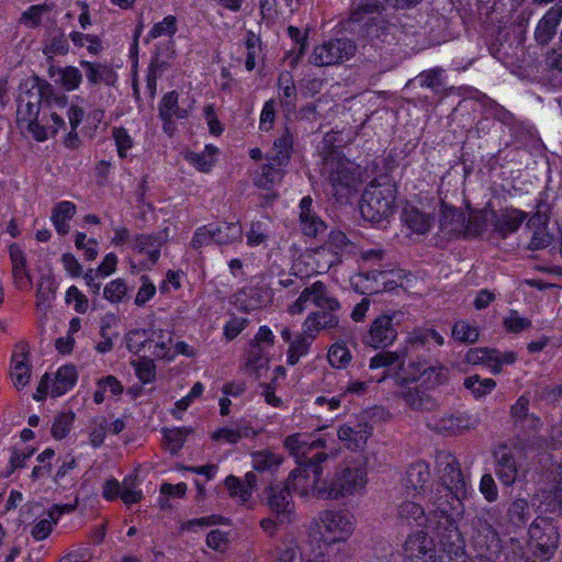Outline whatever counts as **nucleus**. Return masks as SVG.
Instances as JSON below:
<instances>
[{"instance_id": "dca6fc26", "label": "nucleus", "mask_w": 562, "mask_h": 562, "mask_svg": "<svg viewBox=\"0 0 562 562\" xmlns=\"http://www.w3.org/2000/svg\"><path fill=\"white\" fill-rule=\"evenodd\" d=\"M319 528L328 533V540L336 542L352 532L351 516L348 513L325 510L319 516Z\"/></svg>"}, {"instance_id": "c756f323", "label": "nucleus", "mask_w": 562, "mask_h": 562, "mask_svg": "<svg viewBox=\"0 0 562 562\" xmlns=\"http://www.w3.org/2000/svg\"><path fill=\"white\" fill-rule=\"evenodd\" d=\"M48 75L55 82L59 83L67 91H72L79 88L82 81L81 71L72 66H67L64 68H56L50 66L48 69Z\"/></svg>"}, {"instance_id": "f8f14e48", "label": "nucleus", "mask_w": 562, "mask_h": 562, "mask_svg": "<svg viewBox=\"0 0 562 562\" xmlns=\"http://www.w3.org/2000/svg\"><path fill=\"white\" fill-rule=\"evenodd\" d=\"M308 301H312L319 310L338 311L340 308L337 299L328 294L325 283L316 281L301 292L297 300L289 307V312L301 314Z\"/></svg>"}, {"instance_id": "cd10ccee", "label": "nucleus", "mask_w": 562, "mask_h": 562, "mask_svg": "<svg viewBox=\"0 0 562 562\" xmlns=\"http://www.w3.org/2000/svg\"><path fill=\"white\" fill-rule=\"evenodd\" d=\"M477 423L476 418L467 414H451L437 420L435 428L440 432L453 435L464 429L474 428Z\"/></svg>"}, {"instance_id": "0eeeda50", "label": "nucleus", "mask_w": 562, "mask_h": 562, "mask_svg": "<svg viewBox=\"0 0 562 562\" xmlns=\"http://www.w3.org/2000/svg\"><path fill=\"white\" fill-rule=\"evenodd\" d=\"M322 175L330 183L336 195L344 194L352 188L359 177L353 164L336 151L329 153L324 158Z\"/></svg>"}, {"instance_id": "ea45409f", "label": "nucleus", "mask_w": 562, "mask_h": 562, "mask_svg": "<svg viewBox=\"0 0 562 562\" xmlns=\"http://www.w3.org/2000/svg\"><path fill=\"white\" fill-rule=\"evenodd\" d=\"M418 371L422 382L430 389L442 384L447 380L448 370L440 364L424 367L418 363Z\"/></svg>"}, {"instance_id": "603ef678", "label": "nucleus", "mask_w": 562, "mask_h": 562, "mask_svg": "<svg viewBox=\"0 0 562 562\" xmlns=\"http://www.w3.org/2000/svg\"><path fill=\"white\" fill-rule=\"evenodd\" d=\"M442 74L443 69L441 67H435L432 69L422 71L414 80H417L420 87L437 91L443 83Z\"/></svg>"}, {"instance_id": "f3484780", "label": "nucleus", "mask_w": 562, "mask_h": 562, "mask_svg": "<svg viewBox=\"0 0 562 562\" xmlns=\"http://www.w3.org/2000/svg\"><path fill=\"white\" fill-rule=\"evenodd\" d=\"M267 503L272 513L276 514L279 522L291 520L294 504L291 497V491L284 484L283 486H270L267 495Z\"/></svg>"}, {"instance_id": "bf43d9fd", "label": "nucleus", "mask_w": 562, "mask_h": 562, "mask_svg": "<svg viewBox=\"0 0 562 562\" xmlns=\"http://www.w3.org/2000/svg\"><path fill=\"white\" fill-rule=\"evenodd\" d=\"M132 364L135 367L137 378L143 383H149L155 380L156 366L151 359L140 358L137 361H133Z\"/></svg>"}, {"instance_id": "a18cd8bd", "label": "nucleus", "mask_w": 562, "mask_h": 562, "mask_svg": "<svg viewBox=\"0 0 562 562\" xmlns=\"http://www.w3.org/2000/svg\"><path fill=\"white\" fill-rule=\"evenodd\" d=\"M463 385L470 390L475 397H483L491 393L496 386L493 379H481L477 374L464 379Z\"/></svg>"}, {"instance_id": "8fccbe9b", "label": "nucleus", "mask_w": 562, "mask_h": 562, "mask_svg": "<svg viewBox=\"0 0 562 562\" xmlns=\"http://www.w3.org/2000/svg\"><path fill=\"white\" fill-rule=\"evenodd\" d=\"M279 88L281 91V102L288 110L294 109L296 88L289 74H281L279 76Z\"/></svg>"}, {"instance_id": "6e6d98bb", "label": "nucleus", "mask_w": 562, "mask_h": 562, "mask_svg": "<svg viewBox=\"0 0 562 562\" xmlns=\"http://www.w3.org/2000/svg\"><path fill=\"white\" fill-rule=\"evenodd\" d=\"M53 4L42 3L30 7L21 16V22L26 26H36L41 23L42 16L49 13Z\"/></svg>"}, {"instance_id": "5701e85b", "label": "nucleus", "mask_w": 562, "mask_h": 562, "mask_svg": "<svg viewBox=\"0 0 562 562\" xmlns=\"http://www.w3.org/2000/svg\"><path fill=\"white\" fill-rule=\"evenodd\" d=\"M440 229L448 235H461L465 228V213L442 203L440 216Z\"/></svg>"}, {"instance_id": "a211bd4d", "label": "nucleus", "mask_w": 562, "mask_h": 562, "mask_svg": "<svg viewBox=\"0 0 562 562\" xmlns=\"http://www.w3.org/2000/svg\"><path fill=\"white\" fill-rule=\"evenodd\" d=\"M366 279L369 284L367 290L370 293H380L385 291H392L396 286L401 285L403 279L402 270H370L359 276Z\"/></svg>"}, {"instance_id": "4c0bfd02", "label": "nucleus", "mask_w": 562, "mask_h": 562, "mask_svg": "<svg viewBox=\"0 0 562 562\" xmlns=\"http://www.w3.org/2000/svg\"><path fill=\"white\" fill-rule=\"evenodd\" d=\"M252 468L258 472H274L283 461L281 454L265 449L251 453Z\"/></svg>"}, {"instance_id": "f257e3e1", "label": "nucleus", "mask_w": 562, "mask_h": 562, "mask_svg": "<svg viewBox=\"0 0 562 562\" xmlns=\"http://www.w3.org/2000/svg\"><path fill=\"white\" fill-rule=\"evenodd\" d=\"M367 484V471L360 464H347L336 469L329 480H324L317 498L339 499L361 492Z\"/></svg>"}, {"instance_id": "37998d69", "label": "nucleus", "mask_w": 562, "mask_h": 562, "mask_svg": "<svg viewBox=\"0 0 562 562\" xmlns=\"http://www.w3.org/2000/svg\"><path fill=\"white\" fill-rule=\"evenodd\" d=\"M405 356L402 352L396 351H380L370 360V369L387 368L396 364L401 370L404 367Z\"/></svg>"}, {"instance_id": "a878e982", "label": "nucleus", "mask_w": 562, "mask_h": 562, "mask_svg": "<svg viewBox=\"0 0 562 562\" xmlns=\"http://www.w3.org/2000/svg\"><path fill=\"white\" fill-rule=\"evenodd\" d=\"M80 65L83 67L86 77L91 85L113 86L117 79L116 72L108 65L87 60H81Z\"/></svg>"}, {"instance_id": "69168bd1", "label": "nucleus", "mask_w": 562, "mask_h": 562, "mask_svg": "<svg viewBox=\"0 0 562 562\" xmlns=\"http://www.w3.org/2000/svg\"><path fill=\"white\" fill-rule=\"evenodd\" d=\"M531 326V321L520 317L517 311H510L509 315L504 319V327L512 333H520Z\"/></svg>"}, {"instance_id": "09e8293b", "label": "nucleus", "mask_w": 562, "mask_h": 562, "mask_svg": "<svg viewBox=\"0 0 562 562\" xmlns=\"http://www.w3.org/2000/svg\"><path fill=\"white\" fill-rule=\"evenodd\" d=\"M311 258L316 265L315 272L317 273L327 271L338 261L336 254H334L327 246L324 245L317 248Z\"/></svg>"}, {"instance_id": "f704fd0d", "label": "nucleus", "mask_w": 562, "mask_h": 562, "mask_svg": "<svg viewBox=\"0 0 562 562\" xmlns=\"http://www.w3.org/2000/svg\"><path fill=\"white\" fill-rule=\"evenodd\" d=\"M10 258L12 261V273L15 283L19 288H24L30 284V278L26 270V258L22 249L18 245H11Z\"/></svg>"}, {"instance_id": "6ab92c4d", "label": "nucleus", "mask_w": 562, "mask_h": 562, "mask_svg": "<svg viewBox=\"0 0 562 562\" xmlns=\"http://www.w3.org/2000/svg\"><path fill=\"white\" fill-rule=\"evenodd\" d=\"M371 434L372 428L367 423H356L355 425H341L337 430L338 439L340 441H344L348 449L352 450L363 449Z\"/></svg>"}, {"instance_id": "9b49d317", "label": "nucleus", "mask_w": 562, "mask_h": 562, "mask_svg": "<svg viewBox=\"0 0 562 562\" xmlns=\"http://www.w3.org/2000/svg\"><path fill=\"white\" fill-rule=\"evenodd\" d=\"M551 206L544 201L537 204L536 213L528 220L526 224L527 231L531 234L528 244L529 250H541L551 245L553 235L548 229Z\"/></svg>"}, {"instance_id": "2eb2a0df", "label": "nucleus", "mask_w": 562, "mask_h": 562, "mask_svg": "<svg viewBox=\"0 0 562 562\" xmlns=\"http://www.w3.org/2000/svg\"><path fill=\"white\" fill-rule=\"evenodd\" d=\"M19 89H27L30 93H37L38 101L44 104L45 110L53 105L65 109L67 105V97L57 92L54 87L46 80L37 76L30 77L23 80Z\"/></svg>"}, {"instance_id": "680f3d73", "label": "nucleus", "mask_w": 562, "mask_h": 562, "mask_svg": "<svg viewBox=\"0 0 562 562\" xmlns=\"http://www.w3.org/2000/svg\"><path fill=\"white\" fill-rule=\"evenodd\" d=\"M106 428L108 420L105 417L95 418L92 422L89 432V441L92 447L98 448L104 442Z\"/></svg>"}, {"instance_id": "72a5a7b5", "label": "nucleus", "mask_w": 562, "mask_h": 562, "mask_svg": "<svg viewBox=\"0 0 562 562\" xmlns=\"http://www.w3.org/2000/svg\"><path fill=\"white\" fill-rule=\"evenodd\" d=\"M77 370L74 366H64L58 369L52 385V395L54 397L61 396L77 382Z\"/></svg>"}, {"instance_id": "1a4fd4ad", "label": "nucleus", "mask_w": 562, "mask_h": 562, "mask_svg": "<svg viewBox=\"0 0 562 562\" xmlns=\"http://www.w3.org/2000/svg\"><path fill=\"white\" fill-rule=\"evenodd\" d=\"M436 468L439 485L450 487L457 495H467V481L457 458L449 451H438Z\"/></svg>"}, {"instance_id": "aec40b11", "label": "nucleus", "mask_w": 562, "mask_h": 562, "mask_svg": "<svg viewBox=\"0 0 562 562\" xmlns=\"http://www.w3.org/2000/svg\"><path fill=\"white\" fill-rule=\"evenodd\" d=\"M496 474L505 485L515 483L518 476V465L513 451L507 446H499L494 451Z\"/></svg>"}, {"instance_id": "0e129e2a", "label": "nucleus", "mask_w": 562, "mask_h": 562, "mask_svg": "<svg viewBox=\"0 0 562 562\" xmlns=\"http://www.w3.org/2000/svg\"><path fill=\"white\" fill-rule=\"evenodd\" d=\"M267 363L265 358V350L258 344H250V349L247 353L246 367L251 370H259Z\"/></svg>"}, {"instance_id": "473e14b6", "label": "nucleus", "mask_w": 562, "mask_h": 562, "mask_svg": "<svg viewBox=\"0 0 562 562\" xmlns=\"http://www.w3.org/2000/svg\"><path fill=\"white\" fill-rule=\"evenodd\" d=\"M11 378L16 389H23L30 382L31 366L27 360V352L14 353L12 356Z\"/></svg>"}, {"instance_id": "bb28decb", "label": "nucleus", "mask_w": 562, "mask_h": 562, "mask_svg": "<svg viewBox=\"0 0 562 562\" xmlns=\"http://www.w3.org/2000/svg\"><path fill=\"white\" fill-rule=\"evenodd\" d=\"M431 479L429 467L425 462L413 463L406 471L405 485L418 494H426L427 485Z\"/></svg>"}, {"instance_id": "ddd939ff", "label": "nucleus", "mask_w": 562, "mask_h": 562, "mask_svg": "<svg viewBox=\"0 0 562 562\" xmlns=\"http://www.w3.org/2000/svg\"><path fill=\"white\" fill-rule=\"evenodd\" d=\"M395 313L382 314L372 323L362 341L373 348H385L394 342L397 337V328L393 322Z\"/></svg>"}, {"instance_id": "58836bf2", "label": "nucleus", "mask_w": 562, "mask_h": 562, "mask_svg": "<svg viewBox=\"0 0 562 562\" xmlns=\"http://www.w3.org/2000/svg\"><path fill=\"white\" fill-rule=\"evenodd\" d=\"M491 212L482 210H470L465 213V228L463 235L477 236L487 226Z\"/></svg>"}, {"instance_id": "3c124183", "label": "nucleus", "mask_w": 562, "mask_h": 562, "mask_svg": "<svg viewBox=\"0 0 562 562\" xmlns=\"http://www.w3.org/2000/svg\"><path fill=\"white\" fill-rule=\"evenodd\" d=\"M403 398L413 409H430L432 406L431 397L417 389H408L405 391Z\"/></svg>"}, {"instance_id": "20e7f679", "label": "nucleus", "mask_w": 562, "mask_h": 562, "mask_svg": "<svg viewBox=\"0 0 562 562\" xmlns=\"http://www.w3.org/2000/svg\"><path fill=\"white\" fill-rule=\"evenodd\" d=\"M384 11L380 0H359L349 19L342 23V30L367 34L391 32L392 24L385 19Z\"/></svg>"}, {"instance_id": "5fc2aeb1", "label": "nucleus", "mask_w": 562, "mask_h": 562, "mask_svg": "<svg viewBox=\"0 0 562 562\" xmlns=\"http://www.w3.org/2000/svg\"><path fill=\"white\" fill-rule=\"evenodd\" d=\"M150 329H135L131 330L126 337V347L134 353L140 352L146 345H149Z\"/></svg>"}, {"instance_id": "4be33fe9", "label": "nucleus", "mask_w": 562, "mask_h": 562, "mask_svg": "<svg viewBox=\"0 0 562 562\" xmlns=\"http://www.w3.org/2000/svg\"><path fill=\"white\" fill-rule=\"evenodd\" d=\"M312 198L304 196L300 203L301 229L306 236L317 237L326 231L325 223L312 212Z\"/></svg>"}, {"instance_id": "412c9836", "label": "nucleus", "mask_w": 562, "mask_h": 562, "mask_svg": "<svg viewBox=\"0 0 562 562\" xmlns=\"http://www.w3.org/2000/svg\"><path fill=\"white\" fill-rule=\"evenodd\" d=\"M493 217L494 232L502 238H506L509 234L516 232L526 220V213L517 209H506L496 214L491 212Z\"/></svg>"}, {"instance_id": "338daca9", "label": "nucleus", "mask_w": 562, "mask_h": 562, "mask_svg": "<svg viewBox=\"0 0 562 562\" xmlns=\"http://www.w3.org/2000/svg\"><path fill=\"white\" fill-rule=\"evenodd\" d=\"M225 486L232 496H238L243 503H246L250 498L249 487H246L245 484L234 475L226 477Z\"/></svg>"}, {"instance_id": "7ed1b4c3", "label": "nucleus", "mask_w": 562, "mask_h": 562, "mask_svg": "<svg viewBox=\"0 0 562 562\" xmlns=\"http://www.w3.org/2000/svg\"><path fill=\"white\" fill-rule=\"evenodd\" d=\"M16 109V124L19 128L27 131L36 140L44 142L54 132L48 127V117L43 108L41 115V105L38 94L27 92V89H19Z\"/></svg>"}, {"instance_id": "4468645a", "label": "nucleus", "mask_w": 562, "mask_h": 562, "mask_svg": "<svg viewBox=\"0 0 562 562\" xmlns=\"http://www.w3.org/2000/svg\"><path fill=\"white\" fill-rule=\"evenodd\" d=\"M403 551L405 562H436L434 541L426 531L408 536Z\"/></svg>"}, {"instance_id": "774afa93", "label": "nucleus", "mask_w": 562, "mask_h": 562, "mask_svg": "<svg viewBox=\"0 0 562 562\" xmlns=\"http://www.w3.org/2000/svg\"><path fill=\"white\" fill-rule=\"evenodd\" d=\"M546 510L562 516V475L557 480L554 490L548 496Z\"/></svg>"}, {"instance_id": "7c9ffc66", "label": "nucleus", "mask_w": 562, "mask_h": 562, "mask_svg": "<svg viewBox=\"0 0 562 562\" xmlns=\"http://www.w3.org/2000/svg\"><path fill=\"white\" fill-rule=\"evenodd\" d=\"M162 237L159 234H139L135 236L133 247L140 254H147L149 260L155 263L160 256Z\"/></svg>"}, {"instance_id": "c85d7f7f", "label": "nucleus", "mask_w": 562, "mask_h": 562, "mask_svg": "<svg viewBox=\"0 0 562 562\" xmlns=\"http://www.w3.org/2000/svg\"><path fill=\"white\" fill-rule=\"evenodd\" d=\"M293 149V137L285 131L280 137L274 139L273 147L268 154V160L276 162L277 166H286L290 161Z\"/></svg>"}, {"instance_id": "13d9d810", "label": "nucleus", "mask_w": 562, "mask_h": 562, "mask_svg": "<svg viewBox=\"0 0 562 562\" xmlns=\"http://www.w3.org/2000/svg\"><path fill=\"white\" fill-rule=\"evenodd\" d=\"M452 336L462 342H475L479 338V331L469 323L460 321L457 322L452 328Z\"/></svg>"}, {"instance_id": "a19ab883", "label": "nucleus", "mask_w": 562, "mask_h": 562, "mask_svg": "<svg viewBox=\"0 0 562 562\" xmlns=\"http://www.w3.org/2000/svg\"><path fill=\"white\" fill-rule=\"evenodd\" d=\"M396 516L402 524L406 525H411L413 521H418L419 519H424L428 522L424 508L419 504L411 501H405L398 505ZM428 524H426V526Z\"/></svg>"}, {"instance_id": "f03ea898", "label": "nucleus", "mask_w": 562, "mask_h": 562, "mask_svg": "<svg viewBox=\"0 0 562 562\" xmlns=\"http://www.w3.org/2000/svg\"><path fill=\"white\" fill-rule=\"evenodd\" d=\"M396 189L390 180L372 181L362 193L360 212L364 220L379 223L394 211Z\"/></svg>"}, {"instance_id": "49530a36", "label": "nucleus", "mask_w": 562, "mask_h": 562, "mask_svg": "<svg viewBox=\"0 0 562 562\" xmlns=\"http://www.w3.org/2000/svg\"><path fill=\"white\" fill-rule=\"evenodd\" d=\"M562 18L561 8H551L540 20L536 35H553Z\"/></svg>"}, {"instance_id": "c9c22d12", "label": "nucleus", "mask_w": 562, "mask_h": 562, "mask_svg": "<svg viewBox=\"0 0 562 562\" xmlns=\"http://www.w3.org/2000/svg\"><path fill=\"white\" fill-rule=\"evenodd\" d=\"M154 344L153 355L159 359L172 360L171 355L172 334L162 329H150L149 345Z\"/></svg>"}, {"instance_id": "393cba45", "label": "nucleus", "mask_w": 562, "mask_h": 562, "mask_svg": "<svg viewBox=\"0 0 562 562\" xmlns=\"http://www.w3.org/2000/svg\"><path fill=\"white\" fill-rule=\"evenodd\" d=\"M284 446L293 456L300 458V461H307L308 458H313L310 453L314 449L326 447V441L324 439H315L308 442L302 435L295 434L285 438Z\"/></svg>"}, {"instance_id": "6e6552de", "label": "nucleus", "mask_w": 562, "mask_h": 562, "mask_svg": "<svg viewBox=\"0 0 562 562\" xmlns=\"http://www.w3.org/2000/svg\"><path fill=\"white\" fill-rule=\"evenodd\" d=\"M528 536L537 558L549 561L554 555L560 533L551 518L538 516L529 526Z\"/></svg>"}, {"instance_id": "39448f33", "label": "nucleus", "mask_w": 562, "mask_h": 562, "mask_svg": "<svg viewBox=\"0 0 562 562\" xmlns=\"http://www.w3.org/2000/svg\"><path fill=\"white\" fill-rule=\"evenodd\" d=\"M327 459V453L317 452L313 454V458H308L307 461H299V467L291 471L286 480V487L303 497L310 495L317 497V491L324 481L322 479V463Z\"/></svg>"}, {"instance_id": "423d86ee", "label": "nucleus", "mask_w": 562, "mask_h": 562, "mask_svg": "<svg viewBox=\"0 0 562 562\" xmlns=\"http://www.w3.org/2000/svg\"><path fill=\"white\" fill-rule=\"evenodd\" d=\"M464 497L465 495H457L452 488L441 485H438L435 492L430 491L429 502L432 509L426 519L428 521L426 527L436 530L438 535L440 528L450 531L454 529L451 514Z\"/></svg>"}, {"instance_id": "de8ad7c7", "label": "nucleus", "mask_w": 562, "mask_h": 562, "mask_svg": "<svg viewBox=\"0 0 562 562\" xmlns=\"http://www.w3.org/2000/svg\"><path fill=\"white\" fill-rule=\"evenodd\" d=\"M190 432L187 428L164 429V446L171 453H177L183 446L187 435Z\"/></svg>"}, {"instance_id": "c03bdc74", "label": "nucleus", "mask_w": 562, "mask_h": 562, "mask_svg": "<svg viewBox=\"0 0 562 562\" xmlns=\"http://www.w3.org/2000/svg\"><path fill=\"white\" fill-rule=\"evenodd\" d=\"M284 176L282 167L276 162L268 160V164L262 166L261 175L256 180L258 187L268 189L270 186L279 183Z\"/></svg>"}, {"instance_id": "2f4dec72", "label": "nucleus", "mask_w": 562, "mask_h": 562, "mask_svg": "<svg viewBox=\"0 0 562 562\" xmlns=\"http://www.w3.org/2000/svg\"><path fill=\"white\" fill-rule=\"evenodd\" d=\"M401 217L403 223L414 233L426 234L430 229V216L420 212L415 206L404 207Z\"/></svg>"}, {"instance_id": "864d4df0", "label": "nucleus", "mask_w": 562, "mask_h": 562, "mask_svg": "<svg viewBox=\"0 0 562 562\" xmlns=\"http://www.w3.org/2000/svg\"><path fill=\"white\" fill-rule=\"evenodd\" d=\"M430 342L441 346L443 345V337L435 329L418 330L413 333L411 337V345L415 349L428 346Z\"/></svg>"}, {"instance_id": "052dcab7", "label": "nucleus", "mask_w": 562, "mask_h": 562, "mask_svg": "<svg viewBox=\"0 0 562 562\" xmlns=\"http://www.w3.org/2000/svg\"><path fill=\"white\" fill-rule=\"evenodd\" d=\"M75 415L71 413H64L56 416L53 426L52 435L55 439H63L70 431V427L74 423Z\"/></svg>"}, {"instance_id": "e2e57ef3", "label": "nucleus", "mask_w": 562, "mask_h": 562, "mask_svg": "<svg viewBox=\"0 0 562 562\" xmlns=\"http://www.w3.org/2000/svg\"><path fill=\"white\" fill-rule=\"evenodd\" d=\"M126 293L127 286L122 279L113 280L103 290V296L112 303L121 302Z\"/></svg>"}, {"instance_id": "e433bc0d", "label": "nucleus", "mask_w": 562, "mask_h": 562, "mask_svg": "<svg viewBox=\"0 0 562 562\" xmlns=\"http://www.w3.org/2000/svg\"><path fill=\"white\" fill-rule=\"evenodd\" d=\"M214 243L218 245L233 244L241 239L243 229L237 222H223L216 226H212Z\"/></svg>"}, {"instance_id": "79ce46f5", "label": "nucleus", "mask_w": 562, "mask_h": 562, "mask_svg": "<svg viewBox=\"0 0 562 562\" xmlns=\"http://www.w3.org/2000/svg\"><path fill=\"white\" fill-rule=\"evenodd\" d=\"M531 516V507L524 498L515 499L507 509L508 520L516 527L524 526Z\"/></svg>"}, {"instance_id": "b1692460", "label": "nucleus", "mask_w": 562, "mask_h": 562, "mask_svg": "<svg viewBox=\"0 0 562 562\" xmlns=\"http://www.w3.org/2000/svg\"><path fill=\"white\" fill-rule=\"evenodd\" d=\"M188 110L179 106V94L176 91L166 93L159 104V116L164 121V130L168 131L172 119H186Z\"/></svg>"}, {"instance_id": "9d476101", "label": "nucleus", "mask_w": 562, "mask_h": 562, "mask_svg": "<svg viewBox=\"0 0 562 562\" xmlns=\"http://www.w3.org/2000/svg\"><path fill=\"white\" fill-rule=\"evenodd\" d=\"M356 52V45L348 37H331L316 46L311 61L316 66L335 65L349 58Z\"/></svg>"}, {"instance_id": "4d7b16f0", "label": "nucleus", "mask_w": 562, "mask_h": 562, "mask_svg": "<svg viewBox=\"0 0 562 562\" xmlns=\"http://www.w3.org/2000/svg\"><path fill=\"white\" fill-rule=\"evenodd\" d=\"M327 358L333 367L344 368L350 362L351 355L345 345L336 342L329 348Z\"/></svg>"}]
</instances>
